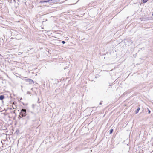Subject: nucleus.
<instances>
[{
	"mask_svg": "<svg viewBox=\"0 0 153 153\" xmlns=\"http://www.w3.org/2000/svg\"><path fill=\"white\" fill-rule=\"evenodd\" d=\"M4 98V96L3 95L0 96V100H2Z\"/></svg>",
	"mask_w": 153,
	"mask_h": 153,
	"instance_id": "nucleus-3",
	"label": "nucleus"
},
{
	"mask_svg": "<svg viewBox=\"0 0 153 153\" xmlns=\"http://www.w3.org/2000/svg\"><path fill=\"white\" fill-rule=\"evenodd\" d=\"M150 111L149 110H148V113L149 114H150Z\"/></svg>",
	"mask_w": 153,
	"mask_h": 153,
	"instance_id": "nucleus-10",
	"label": "nucleus"
},
{
	"mask_svg": "<svg viewBox=\"0 0 153 153\" xmlns=\"http://www.w3.org/2000/svg\"><path fill=\"white\" fill-rule=\"evenodd\" d=\"M62 43L63 44H64L65 43V41H62Z\"/></svg>",
	"mask_w": 153,
	"mask_h": 153,
	"instance_id": "nucleus-9",
	"label": "nucleus"
},
{
	"mask_svg": "<svg viewBox=\"0 0 153 153\" xmlns=\"http://www.w3.org/2000/svg\"><path fill=\"white\" fill-rule=\"evenodd\" d=\"M148 0H143V3H145L147 2Z\"/></svg>",
	"mask_w": 153,
	"mask_h": 153,
	"instance_id": "nucleus-6",
	"label": "nucleus"
},
{
	"mask_svg": "<svg viewBox=\"0 0 153 153\" xmlns=\"http://www.w3.org/2000/svg\"><path fill=\"white\" fill-rule=\"evenodd\" d=\"M113 131V129H111L110 131V134H111L112 133Z\"/></svg>",
	"mask_w": 153,
	"mask_h": 153,
	"instance_id": "nucleus-7",
	"label": "nucleus"
},
{
	"mask_svg": "<svg viewBox=\"0 0 153 153\" xmlns=\"http://www.w3.org/2000/svg\"><path fill=\"white\" fill-rule=\"evenodd\" d=\"M102 101H101L100 102V105H101L102 104Z\"/></svg>",
	"mask_w": 153,
	"mask_h": 153,
	"instance_id": "nucleus-8",
	"label": "nucleus"
},
{
	"mask_svg": "<svg viewBox=\"0 0 153 153\" xmlns=\"http://www.w3.org/2000/svg\"><path fill=\"white\" fill-rule=\"evenodd\" d=\"M27 82H28L29 84H32L34 83L33 81L31 79H29L27 80Z\"/></svg>",
	"mask_w": 153,
	"mask_h": 153,
	"instance_id": "nucleus-2",
	"label": "nucleus"
},
{
	"mask_svg": "<svg viewBox=\"0 0 153 153\" xmlns=\"http://www.w3.org/2000/svg\"><path fill=\"white\" fill-rule=\"evenodd\" d=\"M140 110V108L139 107L137 109L136 111V113L137 114L138 112Z\"/></svg>",
	"mask_w": 153,
	"mask_h": 153,
	"instance_id": "nucleus-4",
	"label": "nucleus"
},
{
	"mask_svg": "<svg viewBox=\"0 0 153 153\" xmlns=\"http://www.w3.org/2000/svg\"><path fill=\"white\" fill-rule=\"evenodd\" d=\"M26 110L25 109H22L21 110L20 115L19 116L20 117H25L26 115Z\"/></svg>",
	"mask_w": 153,
	"mask_h": 153,
	"instance_id": "nucleus-1",
	"label": "nucleus"
},
{
	"mask_svg": "<svg viewBox=\"0 0 153 153\" xmlns=\"http://www.w3.org/2000/svg\"><path fill=\"white\" fill-rule=\"evenodd\" d=\"M40 3H45V1H44V0H41L40 1Z\"/></svg>",
	"mask_w": 153,
	"mask_h": 153,
	"instance_id": "nucleus-5",
	"label": "nucleus"
},
{
	"mask_svg": "<svg viewBox=\"0 0 153 153\" xmlns=\"http://www.w3.org/2000/svg\"><path fill=\"white\" fill-rule=\"evenodd\" d=\"M27 94H30V93L29 91L27 92Z\"/></svg>",
	"mask_w": 153,
	"mask_h": 153,
	"instance_id": "nucleus-11",
	"label": "nucleus"
}]
</instances>
